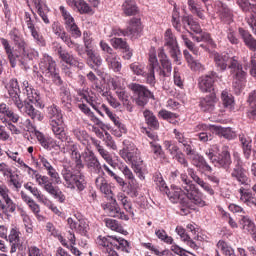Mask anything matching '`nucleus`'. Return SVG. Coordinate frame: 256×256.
Returning <instances> with one entry per match:
<instances>
[{
  "mask_svg": "<svg viewBox=\"0 0 256 256\" xmlns=\"http://www.w3.org/2000/svg\"><path fill=\"white\" fill-rule=\"evenodd\" d=\"M58 139L64 143V151L66 153H70L75 163L73 170H71L70 165L64 164L62 166L61 176L64 180L65 187H67V189L85 191V187H87L85 174H83L85 165H83V161L81 160V153H79V150H77V144L71 141V137L67 136L66 132L64 138Z\"/></svg>",
  "mask_w": 256,
  "mask_h": 256,
  "instance_id": "nucleus-1",
  "label": "nucleus"
},
{
  "mask_svg": "<svg viewBox=\"0 0 256 256\" xmlns=\"http://www.w3.org/2000/svg\"><path fill=\"white\" fill-rule=\"evenodd\" d=\"M6 89L9 98L20 113L24 112L33 121H43V119H45L43 113L33 106L36 105V107H39V105H41V102H39L41 101V97L37 93V90H33L31 86H26L24 94L27 95V99L23 101L21 99V88L19 87V81H17V79H10L6 85Z\"/></svg>",
  "mask_w": 256,
  "mask_h": 256,
  "instance_id": "nucleus-2",
  "label": "nucleus"
},
{
  "mask_svg": "<svg viewBox=\"0 0 256 256\" xmlns=\"http://www.w3.org/2000/svg\"><path fill=\"white\" fill-rule=\"evenodd\" d=\"M208 52L214 59L217 71L223 73L229 68L230 75L233 78L232 87L235 93H241V89H243V85L247 79V72L243 70V64L239 62V58L237 56H231L227 52L219 53L211 50H208Z\"/></svg>",
  "mask_w": 256,
  "mask_h": 256,
  "instance_id": "nucleus-3",
  "label": "nucleus"
},
{
  "mask_svg": "<svg viewBox=\"0 0 256 256\" xmlns=\"http://www.w3.org/2000/svg\"><path fill=\"white\" fill-rule=\"evenodd\" d=\"M158 59L157 55L153 53L149 55L151 73L148 76V85H150V87H155V84L157 83L155 73H158L161 77H170L171 72L173 71V64H171V60H169L164 48L158 49ZM159 61L161 65L159 64Z\"/></svg>",
  "mask_w": 256,
  "mask_h": 256,
  "instance_id": "nucleus-4",
  "label": "nucleus"
},
{
  "mask_svg": "<svg viewBox=\"0 0 256 256\" xmlns=\"http://www.w3.org/2000/svg\"><path fill=\"white\" fill-rule=\"evenodd\" d=\"M120 157L126 161V163H131L132 169L136 173L140 181H145V164L139 155V149L135 147V144H130L126 148L120 150Z\"/></svg>",
  "mask_w": 256,
  "mask_h": 256,
  "instance_id": "nucleus-5",
  "label": "nucleus"
},
{
  "mask_svg": "<svg viewBox=\"0 0 256 256\" xmlns=\"http://www.w3.org/2000/svg\"><path fill=\"white\" fill-rule=\"evenodd\" d=\"M180 181L181 187L179 189L187 197V199L194 203V205H198V207H205L203 194L198 190L193 181L189 179L187 173L180 174Z\"/></svg>",
  "mask_w": 256,
  "mask_h": 256,
  "instance_id": "nucleus-6",
  "label": "nucleus"
},
{
  "mask_svg": "<svg viewBox=\"0 0 256 256\" xmlns=\"http://www.w3.org/2000/svg\"><path fill=\"white\" fill-rule=\"evenodd\" d=\"M219 147L213 146L212 148L206 151V156L208 159L215 165V167H219L221 169H225V171H229L231 169V164L233 161L231 160V153L229 152V147L223 146L220 153Z\"/></svg>",
  "mask_w": 256,
  "mask_h": 256,
  "instance_id": "nucleus-7",
  "label": "nucleus"
},
{
  "mask_svg": "<svg viewBox=\"0 0 256 256\" xmlns=\"http://www.w3.org/2000/svg\"><path fill=\"white\" fill-rule=\"evenodd\" d=\"M13 45L15 47V53L18 54V62L20 63L21 67H27L28 61H33V59L39 58V51L29 47L25 36L15 40Z\"/></svg>",
  "mask_w": 256,
  "mask_h": 256,
  "instance_id": "nucleus-8",
  "label": "nucleus"
},
{
  "mask_svg": "<svg viewBox=\"0 0 256 256\" xmlns=\"http://www.w3.org/2000/svg\"><path fill=\"white\" fill-rule=\"evenodd\" d=\"M49 125L56 139H65V128H63V112L57 105L52 104L47 108Z\"/></svg>",
  "mask_w": 256,
  "mask_h": 256,
  "instance_id": "nucleus-9",
  "label": "nucleus"
},
{
  "mask_svg": "<svg viewBox=\"0 0 256 256\" xmlns=\"http://www.w3.org/2000/svg\"><path fill=\"white\" fill-rule=\"evenodd\" d=\"M40 71H42L45 77H48L55 83V85H63V80L57 70V62L48 54H43L39 63Z\"/></svg>",
  "mask_w": 256,
  "mask_h": 256,
  "instance_id": "nucleus-10",
  "label": "nucleus"
},
{
  "mask_svg": "<svg viewBox=\"0 0 256 256\" xmlns=\"http://www.w3.org/2000/svg\"><path fill=\"white\" fill-rule=\"evenodd\" d=\"M128 87L132 91L135 103L138 104L139 107H145L149 99H155L153 92L147 89L145 85L131 83Z\"/></svg>",
  "mask_w": 256,
  "mask_h": 256,
  "instance_id": "nucleus-11",
  "label": "nucleus"
},
{
  "mask_svg": "<svg viewBox=\"0 0 256 256\" xmlns=\"http://www.w3.org/2000/svg\"><path fill=\"white\" fill-rule=\"evenodd\" d=\"M100 48L104 53V59L109 69H113L115 73H119L122 69V65L119 62V55H117L116 52L113 51V48L103 40L100 41Z\"/></svg>",
  "mask_w": 256,
  "mask_h": 256,
  "instance_id": "nucleus-12",
  "label": "nucleus"
},
{
  "mask_svg": "<svg viewBox=\"0 0 256 256\" xmlns=\"http://www.w3.org/2000/svg\"><path fill=\"white\" fill-rule=\"evenodd\" d=\"M168 199L171 201V203H180V215H189L191 209V201L189 198H182L181 199V191L179 188H176L175 190L170 191L168 188L167 192H164Z\"/></svg>",
  "mask_w": 256,
  "mask_h": 256,
  "instance_id": "nucleus-13",
  "label": "nucleus"
},
{
  "mask_svg": "<svg viewBox=\"0 0 256 256\" xmlns=\"http://www.w3.org/2000/svg\"><path fill=\"white\" fill-rule=\"evenodd\" d=\"M164 47H166L168 53L173 58L175 63H178L179 56L181 55V51L179 50V44L177 43V37L171 31V29H167L164 34Z\"/></svg>",
  "mask_w": 256,
  "mask_h": 256,
  "instance_id": "nucleus-14",
  "label": "nucleus"
},
{
  "mask_svg": "<svg viewBox=\"0 0 256 256\" xmlns=\"http://www.w3.org/2000/svg\"><path fill=\"white\" fill-rule=\"evenodd\" d=\"M217 79H219L217 72H209L199 78L198 87L202 93H211V91H215V81H217Z\"/></svg>",
  "mask_w": 256,
  "mask_h": 256,
  "instance_id": "nucleus-15",
  "label": "nucleus"
},
{
  "mask_svg": "<svg viewBox=\"0 0 256 256\" xmlns=\"http://www.w3.org/2000/svg\"><path fill=\"white\" fill-rule=\"evenodd\" d=\"M60 13L65 21L67 31L71 33L72 37L75 39L79 38L81 36V30H79V26L75 23V18H73L71 13L63 6H60Z\"/></svg>",
  "mask_w": 256,
  "mask_h": 256,
  "instance_id": "nucleus-16",
  "label": "nucleus"
},
{
  "mask_svg": "<svg viewBox=\"0 0 256 256\" xmlns=\"http://www.w3.org/2000/svg\"><path fill=\"white\" fill-rule=\"evenodd\" d=\"M28 175H32V179H35L39 187H42L46 193H49L55 187L49 176L41 175L31 167H28Z\"/></svg>",
  "mask_w": 256,
  "mask_h": 256,
  "instance_id": "nucleus-17",
  "label": "nucleus"
},
{
  "mask_svg": "<svg viewBox=\"0 0 256 256\" xmlns=\"http://www.w3.org/2000/svg\"><path fill=\"white\" fill-rule=\"evenodd\" d=\"M19 119L21 116L13 110V108L9 107L6 103L0 104V121L1 123H9L12 121L13 123H19Z\"/></svg>",
  "mask_w": 256,
  "mask_h": 256,
  "instance_id": "nucleus-18",
  "label": "nucleus"
},
{
  "mask_svg": "<svg viewBox=\"0 0 256 256\" xmlns=\"http://www.w3.org/2000/svg\"><path fill=\"white\" fill-rule=\"evenodd\" d=\"M56 53L60 59V63H65L69 67H79V59L73 55V53L67 51L63 46H58L56 48Z\"/></svg>",
  "mask_w": 256,
  "mask_h": 256,
  "instance_id": "nucleus-19",
  "label": "nucleus"
},
{
  "mask_svg": "<svg viewBox=\"0 0 256 256\" xmlns=\"http://www.w3.org/2000/svg\"><path fill=\"white\" fill-rule=\"evenodd\" d=\"M85 163L91 173H94L95 175H101V173L103 175L105 174L103 172V166L101 165V162H99V158H97L95 153L89 152L85 156Z\"/></svg>",
  "mask_w": 256,
  "mask_h": 256,
  "instance_id": "nucleus-20",
  "label": "nucleus"
},
{
  "mask_svg": "<svg viewBox=\"0 0 256 256\" xmlns=\"http://www.w3.org/2000/svg\"><path fill=\"white\" fill-rule=\"evenodd\" d=\"M143 31V26H141V19L139 18H132L128 26L125 30V35L130 37V39H138L141 37V32Z\"/></svg>",
  "mask_w": 256,
  "mask_h": 256,
  "instance_id": "nucleus-21",
  "label": "nucleus"
},
{
  "mask_svg": "<svg viewBox=\"0 0 256 256\" xmlns=\"http://www.w3.org/2000/svg\"><path fill=\"white\" fill-rule=\"evenodd\" d=\"M67 223L72 231L74 230L76 233H79V235L87 237V233H89V222L86 219L75 221L73 218H68Z\"/></svg>",
  "mask_w": 256,
  "mask_h": 256,
  "instance_id": "nucleus-22",
  "label": "nucleus"
},
{
  "mask_svg": "<svg viewBox=\"0 0 256 256\" xmlns=\"http://www.w3.org/2000/svg\"><path fill=\"white\" fill-rule=\"evenodd\" d=\"M231 177L234 181L240 183V185H249V177H247V171L241 165V162L237 161L234 168L231 171Z\"/></svg>",
  "mask_w": 256,
  "mask_h": 256,
  "instance_id": "nucleus-23",
  "label": "nucleus"
},
{
  "mask_svg": "<svg viewBox=\"0 0 256 256\" xmlns=\"http://www.w3.org/2000/svg\"><path fill=\"white\" fill-rule=\"evenodd\" d=\"M0 43L7 55V58L9 60L11 67H13V68L17 67V61H19V54H17V52H15V50H13L9 40H7L5 38H0Z\"/></svg>",
  "mask_w": 256,
  "mask_h": 256,
  "instance_id": "nucleus-24",
  "label": "nucleus"
},
{
  "mask_svg": "<svg viewBox=\"0 0 256 256\" xmlns=\"http://www.w3.org/2000/svg\"><path fill=\"white\" fill-rule=\"evenodd\" d=\"M187 173L189 177L194 181V183L198 184L205 193H208V195H215V190H213V187H211V184L205 182L199 175H197V172L193 168H188Z\"/></svg>",
  "mask_w": 256,
  "mask_h": 256,
  "instance_id": "nucleus-25",
  "label": "nucleus"
},
{
  "mask_svg": "<svg viewBox=\"0 0 256 256\" xmlns=\"http://www.w3.org/2000/svg\"><path fill=\"white\" fill-rule=\"evenodd\" d=\"M119 170L123 173L124 177L128 179L129 187L133 192L134 197H137V190L139 189V184L137 183V179H135L133 171H131V169H129V166L127 165L120 166Z\"/></svg>",
  "mask_w": 256,
  "mask_h": 256,
  "instance_id": "nucleus-26",
  "label": "nucleus"
},
{
  "mask_svg": "<svg viewBox=\"0 0 256 256\" xmlns=\"http://www.w3.org/2000/svg\"><path fill=\"white\" fill-rule=\"evenodd\" d=\"M199 105L201 111L204 113H213V111H215V105H217V96H215V93H211L210 95L201 98Z\"/></svg>",
  "mask_w": 256,
  "mask_h": 256,
  "instance_id": "nucleus-27",
  "label": "nucleus"
},
{
  "mask_svg": "<svg viewBox=\"0 0 256 256\" xmlns=\"http://www.w3.org/2000/svg\"><path fill=\"white\" fill-rule=\"evenodd\" d=\"M130 70L134 75L143 77L147 85H149V75H151V62H149V65L147 66V72H145V65L138 62L130 64Z\"/></svg>",
  "mask_w": 256,
  "mask_h": 256,
  "instance_id": "nucleus-28",
  "label": "nucleus"
},
{
  "mask_svg": "<svg viewBox=\"0 0 256 256\" xmlns=\"http://www.w3.org/2000/svg\"><path fill=\"white\" fill-rule=\"evenodd\" d=\"M195 131H201L196 134L195 137L201 143H207V141H212L213 135H211V126L207 124H198L195 127Z\"/></svg>",
  "mask_w": 256,
  "mask_h": 256,
  "instance_id": "nucleus-29",
  "label": "nucleus"
},
{
  "mask_svg": "<svg viewBox=\"0 0 256 256\" xmlns=\"http://www.w3.org/2000/svg\"><path fill=\"white\" fill-rule=\"evenodd\" d=\"M216 9L220 15V19L224 21V23H231V19H233V12H231V9L227 7V4L218 0L216 2Z\"/></svg>",
  "mask_w": 256,
  "mask_h": 256,
  "instance_id": "nucleus-30",
  "label": "nucleus"
},
{
  "mask_svg": "<svg viewBox=\"0 0 256 256\" xmlns=\"http://www.w3.org/2000/svg\"><path fill=\"white\" fill-rule=\"evenodd\" d=\"M66 3L72 9H77V11L81 13V15H85L93 11V9H91V6H89V4H87V2H85L84 0H66Z\"/></svg>",
  "mask_w": 256,
  "mask_h": 256,
  "instance_id": "nucleus-31",
  "label": "nucleus"
},
{
  "mask_svg": "<svg viewBox=\"0 0 256 256\" xmlns=\"http://www.w3.org/2000/svg\"><path fill=\"white\" fill-rule=\"evenodd\" d=\"M34 5L37 9L38 15L41 17V19L46 23V25H49V7L47 6V3H45V0H33Z\"/></svg>",
  "mask_w": 256,
  "mask_h": 256,
  "instance_id": "nucleus-32",
  "label": "nucleus"
},
{
  "mask_svg": "<svg viewBox=\"0 0 256 256\" xmlns=\"http://www.w3.org/2000/svg\"><path fill=\"white\" fill-rule=\"evenodd\" d=\"M21 232H19L17 229L12 228L10 231V234L8 235V241L11 245L10 253H16L17 249L21 247Z\"/></svg>",
  "mask_w": 256,
  "mask_h": 256,
  "instance_id": "nucleus-33",
  "label": "nucleus"
},
{
  "mask_svg": "<svg viewBox=\"0 0 256 256\" xmlns=\"http://www.w3.org/2000/svg\"><path fill=\"white\" fill-rule=\"evenodd\" d=\"M86 55L88 57L87 63L94 71H97V69L103 65V58H101V55L95 53V51L89 50Z\"/></svg>",
  "mask_w": 256,
  "mask_h": 256,
  "instance_id": "nucleus-34",
  "label": "nucleus"
},
{
  "mask_svg": "<svg viewBox=\"0 0 256 256\" xmlns=\"http://www.w3.org/2000/svg\"><path fill=\"white\" fill-rule=\"evenodd\" d=\"M176 233H177V235H179L181 241L186 243V245H188V247H190L191 249H195V250L199 249V246H197L195 241H193L191 239V236H189V234H187V231L185 230V228H183V226H177Z\"/></svg>",
  "mask_w": 256,
  "mask_h": 256,
  "instance_id": "nucleus-35",
  "label": "nucleus"
},
{
  "mask_svg": "<svg viewBox=\"0 0 256 256\" xmlns=\"http://www.w3.org/2000/svg\"><path fill=\"white\" fill-rule=\"evenodd\" d=\"M239 35L243 39L246 47L250 49V51H256V39H254L253 35H251L249 31L243 28H239Z\"/></svg>",
  "mask_w": 256,
  "mask_h": 256,
  "instance_id": "nucleus-36",
  "label": "nucleus"
},
{
  "mask_svg": "<svg viewBox=\"0 0 256 256\" xmlns=\"http://www.w3.org/2000/svg\"><path fill=\"white\" fill-rule=\"evenodd\" d=\"M240 199L242 203H245L248 207L255 209L256 207V197L251 192L245 191V188L239 189Z\"/></svg>",
  "mask_w": 256,
  "mask_h": 256,
  "instance_id": "nucleus-37",
  "label": "nucleus"
},
{
  "mask_svg": "<svg viewBox=\"0 0 256 256\" xmlns=\"http://www.w3.org/2000/svg\"><path fill=\"white\" fill-rule=\"evenodd\" d=\"M95 147L100 157H102V159H104V161H106V163H108L110 167H113L115 169V167H117V163L113 161V156H111V153H109V151H107L103 146H101L99 142L95 143Z\"/></svg>",
  "mask_w": 256,
  "mask_h": 256,
  "instance_id": "nucleus-38",
  "label": "nucleus"
},
{
  "mask_svg": "<svg viewBox=\"0 0 256 256\" xmlns=\"http://www.w3.org/2000/svg\"><path fill=\"white\" fill-rule=\"evenodd\" d=\"M239 225L244 233H253L254 231H256L255 222H253V220H251L248 215L242 216L239 219Z\"/></svg>",
  "mask_w": 256,
  "mask_h": 256,
  "instance_id": "nucleus-39",
  "label": "nucleus"
},
{
  "mask_svg": "<svg viewBox=\"0 0 256 256\" xmlns=\"http://www.w3.org/2000/svg\"><path fill=\"white\" fill-rule=\"evenodd\" d=\"M239 141L242 145L245 158L249 159V157H251V151L253 149V146L251 145L252 143L251 138L249 136H246L245 134H240Z\"/></svg>",
  "mask_w": 256,
  "mask_h": 256,
  "instance_id": "nucleus-40",
  "label": "nucleus"
},
{
  "mask_svg": "<svg viewBox=\"0 0 256 256\" xmlns=\"http://www.w3.org/2000/svg\"><path fill=\"white\" fill-rule=\"evenodd\" d=\"M122 10L127 17H131L133 15H137L139 8H137L135 0H125L122 4Z\"/></svg>",
  "mask_w": 256,
  "mask_h": 256,
  "instance_id": "nucleus-41",
  "label": "nucleus"
},
{
  "mask_svg": "<svg viewBox=\"0 0 256 256\" xmlns=\"http://www.w3.org/2000/svg\"><path fill=\"white\" fill-rule=\"evenodd\" d=\"M112 247L116 249V251H123L124 253L131 251L129 242L123 238H117V236H114Z\"/></svg>",
  "mask_w": 256,
  "mask_h": 256,
  "instance_id": "nucleus-42",
  "label": "nucleus"
},
{
  "mask_svg": "<svg viewBox=\"0 0 256 256\" xmlns=\"http://www.w3.org/2000/svg\"><path fill=\"white\" fill-rule=\"evenodd\" d=\"M60 99L62 107L67 109V111H71V93L67 87L62 86L60 88Z\"/></svg>",
  "mask_w": 256,
  "mask_h": 256,
  "instance_id": "nucleus-43",
  "label": "nucleus"
},
{
  "mask_svg": "<svg viewBox=\"0 0 256 256\" xmlns=\"http://www.w3.org/2000/svg\"><path fill=\"white\" fill-rule=\"evenodd\" d=\"M0 211H2L6 217H11L10 213H15V211H17V204L13 202V199L8 198V200H4V203H2Z\"/></svg>",
  "mask_w": 256,
  "mask_h": 256,
  "instance_id": "nucleus-44",
  "label": "nucleus"
},
{
  "mask_svg": "<svg viewBox=\"0 0 256 256\" xmlns=\"http://www.w3.org/2000/svg\"><path fill=\"white\" fill-rule=\"evenodd\" d=\"M34 135L37 138L38 143L41 144V147L51 151V147H53V139L45 136L43 133H41L38 130H34Z\"/></svg>",
  "mask_w": 256,
  "mask_h": 256,
  "instance_id": "nucleus-45",
  "label": "nucleus"
},
{
  "mask_svg": "<svg viewBox=\"0 0 256 256\" xmlns=\"http://www.w3.org/2000/svg\"><path fill=\"white\" fill-rule=\"evenodd\" d=\"M198 36H193L194 41H197V43H201L202 41L204 43H207L209 47H212V49H215L217 47V44L215 41H213V38H211V34L207 32H200L196 33Z\"/></svg>",
  "mask_w": 256,
  "mask_h": 256,
  "instance_id": "nucleus-46",
  "label": "nucleus"
},
{
  "mask_svg": "<svg viewBox=\"0 0 256 256\" xmlns=\"http://www.w3.org/2000/svg\"><path fill=\"white\" fill-rule=\"evenodd\" d=\"M78 94L80 95V97H82V99H85V101L92 106V109H94V111L101 112L98 106L99 103H97L95 95H89V92L83 90H79Z\"/></svg>",
  "mask_w": 256,
  "mask_h": 256,
  "instance_id": "nucleus-47",
  "label": "nucleus"
},
{
  "mask_svg": "<svg viewBox=\"0 0 256 256\" xmlns=\"http://www.w3.org/2000/svg\"><path fill=\"white\" fill-rule=\"evenodd\" d=\"M96 187L103 193L104 195H111V186L109 183H107V180L105 178L99 176L95 180Z\"/></svg>",
  "mask_w": 256,
  "mask_h": 256,
  "instance_id": "nucleus-48",
  "label": "nucleus"
},
{
  "mask_svg": "<svg viewBox=\"0 0 256 256\" xmlns=\"http://www.w3.org/2000/svg\"><path fill=\"white\" fill-rule=\"evenodd\" d=\"M143 115L149 127H152V129H159V120H157V117L155 116V114H153V112H151L150 110H145L143 112Z\"/></svg>",
  "mask_w": 256,
  "mask_h": 256,
  "instance_id": "nucleus-49",
  "label": "nucleus"
},
{
  "mask_svg": "<svg viewBox=\"0 0 256 256\" xmlns=\"http://www.w3.org/2000/svg\"><path fill=\"white\" fill-rule=\"evenodd\" d=\"M150 149L154 155V159H159L160 161H162V159H165V152L163 151V147H161V144L157 142H150Z\"/></svg>",
  "mask_w": 256,
  "mask_h": 256,
  "instance_id": "nucleus-50",
  "label": "nucleus"
},
{
  "mask_svg": "<svg viewBox=\"0 0 256 256\" xmlns=\"http://www.w3.org/2000/svg\"><path fill=\"white\" fill-rule=\"evenodd\" d=\"M30 34H31V37H32L34 43H36V45H38V47H45L47 45V41H45L43 34H41V32H39V27L34 28V30H30Z\"/></svg>",
  "mask_w": 256,
  "mask_h": 256,
  "instance_id": "nucleus-51",
  "label": "nucleus"
},
{
  "mask_svg": "<svg viewBox=\"0 0 256 256\" xmlns=\"http://www.w3.org/2000/svg\"><path fill=\"white\" fill-rule=\"evenodd\" d=\"M153 181L162 193H167V191H169V187H167V184L165 183V180L163 179V175L160 174V172L154 173Z\"/></svg>",
  "mask_w": 256,
  "mask_h": 256,
  "instance_id": "nucleus-52",
  "label": "nucleus"
},
{
  "mask_svg": "<svg viewBox=\"0 0 256 256\" xmlns=\"http://www.w3.org/2000/svg\"><path fill=\"white\" fill-rule=\"evenodd\" d=\"M188 6L190 11L194 13V15H197L199 19L205 20V14L203 13V9L199 5V3H197L195 0H188Z\"/></svg>",
  "mask_w": 256,
  "mask_h": 256,
  "instance_id": "nucleus-53",
  "label": "nucleus"
},
{
  "mask_svg": "<svg viewBox=\"0 0 256 256\" xmlns=\"http://www.w3.org/2000/svg\"><path fill=\"white\" fill-rule=\"evenodd\" d=\"M114 236H98L96 239L97 245L103 247L104 251L113 247Z\"/></svg>",
  "mask_w": 256,
  "mask_h": 256,
  "instance_id": "nucleus-54",
  "label": "nucleus"
},
{
  "mask_svg": "<svg viewBox=\"0 0 256 256\" xmlns=\"http://www.w3.org/2000/svg\"><path fill=\"white\" fill-rule=\"evenodd\" d=\"M250 109L247 112V117H256V90L250 92L248 97Z\"/></svg>",
  "mask_w": 256,
  "mask_h": 256,
  "instance_id": "nucleus-55",
  "label": "nucleus"
},
{
  "mask_svg": "<svg viewBox=\"0 0 256 256\" xmlns=\"http://www.w3.org/2000/svg\"><path fill=\"white\" fill-rule=\"evenodd\" d=\"M104 223L108 229H111V231H116V233H123L124 231L123 226L117 220L106 218L104 219Z\"/></svg>",
  "mask_w": 256,
  "mask_h": 256,
  "instance_id": "nucleus-56",
  "label": "nucleus"
},
{
  "mask_svg": "<svg viewBox=\"0 0 256 256\" xmlns=\"http://www.w3.org/2000/svg\"><path fill=\"white\" fill-rule=\"evenodd\" d=\"M52 30L53 33H55L57 35V37H60V39L66 44L67 41L69 39H71V37L69 35H67L66 31H63V29H61V25L58 24V22H54L52 24Z\"/></svg>",
  "mask_w": 256,
  "mask_h": 256,
  "instance_id": "nucleus-57",
  "label": "nucleus"
},
{
  "mask_svg": "<svg viewBox=\"0 0 256 256\" xmlns=\"http://www.w3.org/2000/svg\"><path fill=\"white\" fill-rule=\"evenodd\" d=\"M104 211L109 215V217H117L118 213L121 211L119 205H117V201L114 200L112 203H108L104 207Z\"/></svg>",
  "mask_w": 256,
  "mask_h": 256,
  "instance_id": "nucleus-58",
  "label": "nucleus"
},
{
  "mask_svg": "<svg viewBox=\"0 0 256 256\" xmlns=\"http://www.w3.org/2000/svg\"><path fill=\"white\" fill-rule=\"evenodd\" d=\"M164 148L166 149V151H168L172 158H174L176 155H178V153L181 152L179 146H177V144L171 140L164 141Z\"/></svg>",
  "mask_w": 256,
  "mask_h": 256,
  "instance_id": "nucleus-59",
  "label": "nucleus"
},
{
  "mask_svg": "<svg viewBox=\"0 0 256 256\" xmlns=\"http://www.w3.org/2000/svg\"><path fill=\"white\" fill-rule=\"evenodd\" d=\"M221 99L224 107H228V109H231L235 103L233 95L231 93H228L226 90L222 91Z\"/></svg>",
  "mask_w": 256,
  "mask_h": 256,
  "instance_id": "nucleus-60",
  "label": "nucleus"
},
{
  "mask_svg": "<svg viewBox=\"0 0 256 256\" xmlns=\"http://www.w3.org/2000/svg\"><path fill=\"white\" fill-rule=\"evenodd\" d=\"M155 235L160 239V241H163L164 243H167V245H173V237L167 235V232L163 229L155 230Z\"/></svg>",
  "mask_w": 256,
  "mask_h": 256,
  "instance_id": "nucleus-61",
  "label": "nucleus"
},
{
  "mask_svg": "<svg viewBox=\"0 0 256 256\" xmlns=\"http://www.w3.org/2000/svg\"><path fill=\"white\" fill-rule=\"evenodd\" d=\"M250 8L252 13L248 16L247 23L254 31V35H256V4H252Z\"/></svg>",
  "mask_w": 256,
  "mask_h": 256,
  "instance_id": "nucleus-62",
  "label": "nucleus"
},
{
  "mask_svg": "<svg viewBox=\"0 0 256 256\" xmlns=\"http://www.w3.org/2000/svg\"><path fill=\"white\" fill-rule=\"evenodd\" d=\"M110 43L114 49H127L129 45L127 44V41H125L123 38H117L114 37L110 40Z\"/></svg>",
  "mask_w": 256,
  "mask_h": 256,
  "instance_id": "nucleus-63",
  "label": "nucleus"
},
{
  "mask_svg": "<svg viewBox=\"0 0 256 256\" xmlns=\"http://www.w3.org/2000/svg\"><path fill=\"white\" fill-rule=\"evenodd\" d=\"M49 195L53 196L55 199L58 200V203H65V194H63V192L61 191V189H59V187H53V189H51L48 192Z\"/></svg>",
  "mask_w": 256,
  "mask_h": 256,
  "instance_id": "nucleus-64",
  "label": "nucleus"
}]
</instances>
